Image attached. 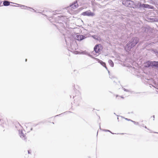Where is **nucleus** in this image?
<instances>
[{
    "instance_id": "1",
    "label": "nucleus",
    "mask_w": 158,
    "mask_h": 158,
    "mask_svg": "<svg viewBox=\"0 0 158 158\" xmlns=\"http://www.w3.org/2000/svg\"><path fill=\"white\" fill-rule=\"evenodd\" d=\"M139 39L138 38L135 37L133 39L127 44L125 47V49L126 51H129L133 47H134L138 42Z\"/></svg>"
},
{
    "instance_id": "2",
    "label": "nucleus",
    "mask_w": 158,
    "mask_h": 158,
    "mask_svg": "<svg viewBox=\"0 0 158 158\" xmlns=\"http://www.w3.org/2000/svg\"><path fill=\"white\" fill-rule=\"evenodd\" d=\"M81 15L84 16H94L95 15L94 13L91 12L89 10L83 12Z\"/></svg>"
},
{
    "instance_id": "3",
    "label": "nucleus",
    "mask_w": 158,
    "mask_h": 158,
    "mask_svg": "<svg viewBox=\"0 0 158 158\" xmlns=\"http://www.w3.org/2000/svg\"><path fill=\"white\" fill-rule=\"evenodd\" d=\"M133 1L131 0H126L123 1V3L126 6L129 7H131L133 4Z\"/></svg>"
},
{
    "instance_id": "4",
    "label": "nucleus",
    "mask_w": 158,
    "mask_h": 158,
    "mask_svg": "<svg viewBox=\"0 0 158 158\" xmlns=\"http://www.w3.org/2000/svg\"><path fill=\"white\" fill-rule=\"evenodd\" d=\"M100 46H101L100 45H97L95 46L94 50L96 53H100L101 50V49L100 48Z\"/></svg>"
},
{
    "instance_id": "5",
    "label": "nucleus",
    "mask_w": 158,
    "mask_h": 158,
    "mask_svg": "<svg viewBox=\"0 0 158 158\" xmlns=\"http://www.w3.org/2000/svg\"><path fill=\"white\" fill-rule=\"evenodd\" d=\"M86 38L85 36L83 35H77L76 36V39L78 40H81Z\"/></svg>"
},
{
    "instance_id": "6",
    "label": "nucleus",
    "mask_w": 158,
    "mask_h": 158,
    "mask_svg": "<svg viewBox=\"0 0 158 158\" xmlns=\"http://www.w3.org/2000/svg\"><path fill=\"white\" fill-rule=\"evenodd\" d=\"M78 5L77 1L74 2V4H73L70 6L71 8H72L73 9H75L76 8L78 7Z\"/></svg>"
},
{
    "instance_id": "7",
    "label": "nucleus",
    "mask_w": 158,
    "mask_h": 158,
    "mask_svg": "<svg viewBox=\"0 0 158 158\" xmlns=\"http://www.w3.org/2000/svg\"><path fill=\"white\" fill-rule=\"evenodd\" d=\"M152 67L153 68L154 67H155L157 68H158V62L156 61H151Z\"/></svg>"
},
{
    "instance_id": "8",
    "label": "nucleus",
    "mask_w": 158,
    "mask_h": 158,
    "mask_svg": "<svg viewBox=\"0 0 158 158\" xmlns=\"http://www.w3.org/2000/svg\"><path fill=\"white\" fill-rule=\"evenodd\" d=\"M144 66L145 67H149L151 66V61H148L145 64Z\"/></svg>"
},
{
    "instance_id": "9",
    "label": "nucleus",
    "mask_w": 158,
    "mask_h": 158,
    "mask_svg": "<svg viewBox=\"0 0 158 158\" xmlns=\"http://www.w3.org/2000/svg\"><path fill=\"white\" fill-rule=\"evenodd\" d=\"M137 6L139 8H144L145 4H142L140 2H139L137 4Z\"/></svg>"
},
{
    "instance_id": "10",
    "label": "nucleus",
    "mask_w": 158,
    "mask_h": 158,
    "mask_svg": "<svg viewBox=\"0 0 158 158\" xmlns=\"http://www.w3.org/2000/svg\"><path fill=\"white\" fill-rule=\"evenodd\" d=\"M10 2L8 1H4L3 4L4 6H8L10 5Z\"/></svg>"
},
{
    "instance_id": "11",
    "label": "nucleus",
    "mask_w": 158,
    "mask_h": 158,
    "mask_svg": "<svg viewBox=\"0 0 158 158\" xmlns=\"http://www.w3.org/2000/svg\"><path fill=\"white\" fill-rule=\"evenodd\" d=\"M150 8V9H153V6L151 5H149L148 4H145L144 5V8Z\"/></svg>"
},
{
    "instance_id": "12",
    "label": "nucleus",
    "mask_w": 158,
    "mask_h": 158,
    "mask_svg": "<svg viewBox=\"0 0 158 158\" xmlns=\"http://www.w3.org/2000/svg\"><path fill=\"white\" fill-rule=\"evenodd\" d=\"M99 63L103 66L106 69H107V68L106 65V64L105 62H103L102 60L99 61Z\"/></svg>"
},
{
    "instance_id": "13",
    "label": "nucleus",
    "mask_w": 158,
    "mask_h": 158,
    "mask_svg": "<svg viewBox=\"0 0 158 158\" xmlns=\"http://www.w3.org/2000/svg\"><path fill=\"white\" fill-rule=\"evenodd\" d=\"M108 63L110 66L112 67H113L114 65V64L112 60H108Z\"/></svg>"
},
{
    "instance_id": "14",
    "label": "nucleus",
    "mask_w": 158,
    "mask_h": 158,
    "mask_svg": "<svg viewBox=\"0 0 158 158\" xmlns=\"http://www.w3.org/2000/svg\"><path fill=\"white\" fill-rule=\"evenodd\" d=\"M87 55L91 57V58H93V59H95V60H97V61H98V62H99V61H101V60H99V59L97 58H95V57H93L90 54H87Z\"/></svg>"
},
{
    "instance_id": "15",
    "label": "nucleus",
    "mask_w": 158,
    "mask_h": 158,
    "mask_svg": "<svg viewBox=\"0 0 158 158\" xmlns=\"http://www.w3.org/2000/svg\"><path fill=\"white\" fill-rule=\"evenodd\" d=\"M21 131V134L20 135V137H25V134H26V133L24 134L23 132V130H22Z\"/></svg>"
},
{
    "instance_id": "16",
    "label": "nucleus",
    "mask_w": 158,
    "mask_h": 158,
    "mask_svg": "<svg viewBox=\"0 0 158 158\" xmlns=\"http://www.w3.org/2000/svg\"><path fill=\"white\" fill-rule=\"evenodd\" d=\"M21 6L24 7V9H27V8H28L31 9V8L30 7H28L27 6H24L23 5H21Z\"/></svg>"
},
{
    "instance_id": "17",
    "label": "nucleus",
    "mask_w": 158,
    "mask_h": 158,
    "mask_svg": "<svg viewBox=\"0 0 158 158\" xmlns=\"http://www.w3.org/2000/svg\"><path fill=\"white\" fill-rule=\"evenodd\" d=\"M4 123L3 120L2 119H0V124H2Z\"/></svg>"
},
{
    "instance_id": "18",
    "label": "nucleus",
    "mask_w": 158,
    "mask_h": 158,
    "mask_svg": "<svg viewBox=\"0 0 158 158\" xmlns=\"http://www.w3.org/2000/svg\"><path fill=\"white\" fill-rule=\"evenodd\" d=\"M131 121L133 122L134 123V124L136 125H138L139 124V123L138 122L137 123L133 121Z\"/></svg>"
},
{
    "instance_id": "19",
    "label": "nucleus",
    "mask_w": 158,
    "mask_h": 158,
    "mask_svg": "<svg viewBox=\"0 0 158 158\" xmlns=\"http://www.w3.org/2000/svg\"><path fill=\"white\" fill-rule=\"evenodd\" d=\"M154 52L155 53L156 55L158 56V51L157 50H155Z\"/></svg>"
},
{
    "instance_id": "20",
    "label": "nucleus",
    "mask_w": 158,
    "mask_h": 158,
    "mask_svg": "<svg viewBox=\"0 0 158 158\" xmlns=\"http://www.w3.org/2000/svg\"><path fill=\"white\" fill-rule=\"evenodd\" d=\"M123 88V89L124 90V91H126V92H128L129 91V90H128L124 88Z\"/></svg>"
},
{
    "instance_id": "21",
    "label": "nucleus",
    "mask_w": 158,
    "mask_h": 158,
    "mask_svg": "<svg viewBox=\"0 0 158 158\" xmlns=\"http://www.w3.org/2000/svg\"><path fill=\"white\" fill-rule=\"evenodd\" d=\"M125 119H126V120H128V121H132V120H130V119H128L127 118H125Z\"/></svg>"
},
{
    "instance_id": "22",
    "label": "nucleus",
    "mask_w": 158,
    "mask_h": 158,
    "mask_svg": "<svg viewBox=\"0 0 158 158\" xmlns=\"http://www.w3.org/2000/svg\"><path fill=\"white\" fill-rule=\"evenodd\" d=\"M142 127H145V128H147V127H146V126H142Z\"/></svg>"
},
{
    "instance_id": "23",
    "label": "nucleus",
    "mask_w": 158,
    "mask_h": 158,
    "mask_svg": "<svg viewBox=\"0 0 158 158\" xmlns=\"http://www.w3.org/2000/svg\"><path fill=\"white\" fill-rule=\"evenodd\" d=\"M32 10H33V11H35H35L34 9H32Z\"/></svg>"
},
{
    "instance_id": "24",
    "label": "nucleus",
    "mask_w": 158,
    "mask_h": 158,
    "mask_svg": "<svg viewBox=\"0 0 158 158\" xmlns=\"http://www.w3.org/2000/svg\"><path fill=\"white\" fill-rule=\"evenodd\" d=\"M121 97L122 98H124L123 97V96H121Z\"/></svg>"
},
{
    "instance_id": "25",
    "label": "nucleus",
    "mask_w": 158,
    "mask_h": 158,
    "mask_svg": "<svg viewBox=\"0 0 158 158\" xmlns=\"http://www.w3.org/2000/svg\"><path fill=\"white\" fill-rule=\"evenodd\" d=\"M11 3H13V4H15V3H12V2H11ZM15 4H16V3H15Z\"/></svg>"
},
{
    "instance_id": "26",
    "label": "nucleus",
    "mask_w": 158,
    "mask_h": 158,
    "mask_svg": "<svg viewBox=\"0 0 158 158\" xmlns=\"http://www.w3.org/2000/svg\"><path fill=\"white\" fill-rule=\"evenodd\" d=\"M27 61V59H25V61Z\"/></svg>"
},
{
    "instance_id": "27",
    "label": "nucleus",
    "mask_w": 158,
    "mask_h": 158,
    "mask_svg": "<svg viewBox=\"0 0 158 158\" xmlns=\"http://www.w3.org/2000/svg\"><path fill=\"white\" fill-rule=\"evenodd\" d=\"M22 8V9H24V7H23Z\"/></svg>"
},
{
    "instance_id": "28",
    "label": "nucleus",
    "mask_w": 158,
    "mask_h": 158,
    "mask_svg": "<svg viewBox=\"0 0 158 158\" xmlns=\"http://www.w3.org/2000/svg\"><path fill=\"white\" fill-rule=\"evenodd\" d=\"M28 153H29V151H28Z\"/></svg>"
},
{
    "instance_id": "29",
    "label": "nucleus",
    "mask_w": 158,
    "mask_h": 158,
    "mask_svg": "<svg viewBox=\"0 0 158 158\" xmlns=\"http://www.w3.org/2000/svg\"><path fill=\"white\" fill-rule=\"evenodd\" d=\"M118 96L117 95H116V97H117Z\"/></svg>"
},
{
    "instance_id": "30",
    "label": "nucleus",
    "mask_w": 158,
    "mask_h": 158,
    "mask_svg": "<svg viewBox=\"0 0 158 158\" xmlns=\"http://www.w3.org/2000/svg\"><path fill=\"white\" fill-rule=\"evenodd\" d=\"M153 117L154 118V115L153 116Z\"/></svg>"
},
{
    "instance_id": "31",
    "label": "nucleus",
    "mask_w": 158,
    "mask_h": 158,
    "mask_svg": "<svg viewBox=\"0 0 158 158\" xmlns=\"http://www.w3.org/2000/svg\"><path fill=\"white\" fill-rule=\"evenodd\" d=\"M79 0H77V1H78Z\"/></svg>"
}]
</instances>
